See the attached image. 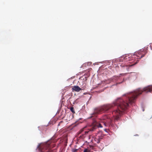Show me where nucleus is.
Wrapping results in <instances>:
<instances>
[{
  "label": "nucleus",
  "instance_id": "f257e3e1",
  "mask_svg": "<svg viewBox=\"0 0 152 152\" xmlns=\"http://www.w3.org/2000/svg\"><path fill=\"white\" fill-rule=\"evenodd\" d=\"M143 92L146 93L152 92V85H149L142 89L138 88L134 92H131L125 94L121 97L118 98L111 104H106L95 108L93 115L101 114L107 112L114 107L116 106L117 109L112 112L115 121L120 120L121 115L124 111L135 102L137 96L141 94Z\"/></svg>",
  "mask_w": 152,
  "mask_h": 152
},
{
  "label": "nucleus",
  "instance_id": "f03ea898",
  "mask_svg": "<svg viewBox=\"0 0 152 152\" xmlns=\"http://www.w3.org/2000/svg\"><path fill=\"white\" fill-rule=\"evenodd\" d=\"M112 121L109 116L105 115L103 116L99 121L96 120H93V122L88 129L89 131L94 132L98 128H102V125L105 126H112L113 124Z\"/></svg>",
  "mask_w": 152,
  "mask_h": 152
},
{
  "label": "nucleus",
  "instance_id": "7ed1b4c3",
  "mask_svg": "<svg viewBox=\"0 0 152 152\" xmlns=\"http://www.w3.org/2000/svg\"><path fill=\"white\" fill-rule=\"evenodd\" d=\"M147 53V51L146 50L141 49L139 51L137 52L138 55H140V56H137V55L134 54L131 56H126L125 57L123 58V59L124 61H127L135 59H140L143 57ZM123 58V57L121 58Z\"/></svg>",
  "mask_w": 152,
  "mask_h": 152
},
{
  "label": "nucleus",
  "instance_id": "20e7f679",
  "mask_svg": "<svg viewBox=\"0 0 152 152\" xmlns=\"http://www.w3.org/2000/svg\"><path fill=\"white\" fill-rule=\"evenodd\" d=\"M51 143V141H49L40 144L38 147L39 150L41 152H45L46 150H47V152H53L52 151L50 150Z\"/></svg>",
  "mask_w": 152,
  "mask_h": 152
},
{
  "label": "nucleus",
  "instance_id": "39448f33",
  "mask_svg": "<svg viewBox=\"0 0 152 152\" xmlns=\"http://www.w3.org/2000/svg\"><path fill=\"white\" fill-rule=\"evenodd\" d=\"M83 129H81L78 134L77 137L81 139H83L86 137V134L88 133V132L85 131L83 132Z\"/></svg>",
  "mask_w": 152,
  "mask_h": 152
},
{
  "label": "nucleus",
  "instance_id": "423d86ee",
  "mask_svg": "<svg viewBox=\"0 0 152 152\" xmlns=\"http://www.w3.org/2000/svg\"><path fill=\"white\" fill-rule=\"evenodd\" d=\"M85 88V87L84 86L81 88H80L77 86H74L72 88V91H75L76 92H79L80 90H83Z\"/></svg>",
  "mask_w": 152,
  "mask_h": 152
},
{
  "label": "nucleus",
  "instance_id": "0eeeda50",
  "mask_svg": "<svg viewBox=\"0 0 152 152\" xmlns=\"http://www.w3.org/2000/svg\"><path fill=\"white\" fill-rule=\"evenodd\" d=\"M94 139L95 141H96L97 143H99L100 142L99 139H98V137H95Z\"/></svg>",
  "mask_w": 152,
  "mask_h": 152
},
{
  "label": "nucleus",
  "instance_id": "6e6552de",
  "mask_svg": "<svg viewBox=\"0 0 152 152\" xmlns=\"http://www.w3.org/2000/svg\"><path fill=\"white\" fill-rule=\"evenodd\" d=\"M71 111L73 113H75V112L74 111V108L72 107L70 108V109Z\"/></svg>",
  "mask_w": 152,
  "mask_h": 152
},
{
  "label": "nucleus",
  "instance_id": "1a4fd4ad",
  "mask_svg": "<svg viewBox=\"0 0 152 152\" xmlns=\"http://www.w3.org/2000/svg\"><path fill=\"white\" fill-rule=\"evenodd\" d=\"M84 152H90V150L87 148H85L84 150Z\"/></svg>",
  "mask_w": 152,
  "mask_h": 152
},
{
  "label": "nucleus",
  "instance_id": "9d476101",
  "mask_svg": "<svg viewBox=\"0 0 152 152\" xmlns=\"http://www.w3.org/2000/svg\"><path fill=\"white\" fill-rule=\"evenodd\" d=\"M78 150V149H72V152H77Z\"/></svg>",
  "mask_w": 152,
  "mask_h": 152
},
{
  "label": "nucleus",
  "instance_id": "9b49d317",
  "mask_svg": "<svg viewBox=\"0 0 152 152\" xmlns=\"http://www.w3.org/2000/svg\"><path fill=\"white\" fill-rule=\"evenodd\" d=\"M97 137H98V139H99L100 141V140L102 139L103 138V136H101L100 137H99V136H97Z\"/></svg>",
  "mask_w": 152,
  "mask_h": 152
},
{
  "label": "nucleus",
  "instance_id": "f8f14e48",
  "mask_svg": "<svg viewBox=\"0 0 152 152\" xmlns=\"http://www.w3.org/2000/svg\"><path fill=\"white\" fill-rule=\"evenodd\" d=\"M134 75L136 76V77H137L138 76V75L136 73H134Z\"/></svg>",
  "mask_w": 152,
  "mask_h": 152
},
{
  "label": "nucleus",
  "instance_id": "ddd939ff",
  "mask_svg": "<svg viewBox=\"0 0 152 152\" xmlns=\"http://www.w3.org/2000/svg\"><path fill=\"white\" fill-rule=\"evenodd\" d=\"M133 66V65H125L126 67H127L128 66Z\"/></svg>",
  "mask_w": 152,
  "mask_h": 152
},
{
  "label": "nucleus",
  "instance_id": "4468645a",
  "mask_svg": "<svg viewBox=\"0 0 152 152\" xmlns=\"http://www.w3.org/2000/svg\"><path fill=\"white\" fill-rule=\"evenodd\" d=\"M116 77V76H114L113 77L114 78H115V77Z\"/></svg>",
  "mask_w": 152,
  "mask_h": 152
}]
</instances>
